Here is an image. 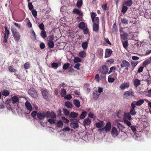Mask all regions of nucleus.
Listing matches in <instances>:
<instances>
[{"label":"nucleus","instance_id":"4d7b16f0","mask_svg":"<svg viewBox=\"0 0 151 151\" xmlns=\"http://www.w3.org/2000/svg\"><path fill=\"white\" fill-rule=\"evenodd\" d=\"M116 70V68L114 66L111 67L110 68V70L108 73V74H110L112 72H114Z\"/></svg>","mask_w":151,"mask_h":151},{"label":"nucleus","instance_id":"a878e982","mask_svg":"<svg viewBox=\"0 0 151 151\" xmlns=\"http://www.w3.org/2000/svg\"><path fill=\"white\" fill-rule=\"evenodd\" d=\"M144 102V100L140 99L136 102L135 105L137 106H140Z\"/></svg>","mask_w":151,"mask_h":151},{"label":"nucleus","instance_id":"4c0bfd02","mask_svg":"<svg viewBox=\"0 0 151 151\" xmlns=\"http://www.w3.org/2000/svg\"><path fill=\"white\" fill-rule=\"evenodd\" d=\"M2 95L5 96H8L9 94V91L6 90H4L2 92Z\"/></svg>","mask_w":151,"mask_h":151},{"label":"nucleus","instance_id":"79ce46f5","mask_svg":"<svg viewBox=\"0 0 151 151\" xmlns=\"http://www.w3.org/2000/svg\"><path fill=\"white\" fill-rule=\"evenodd\" d=\"M37 113L36 111H33L31 114V116L34 119H36V116L37 115Z\"/></svg>","mask_w":151,"mask_h":151},{"label":"nucleus","instance_id":"052dcab7","mask_svg":"<svg viewBox=\"0 0 151 151\" xmlns=\"http://www.w3.org/2000/svg\"><path fill=\"white\" fill-rule=\"evenodd\" d=\"M43 113H44V116H45V117L46 116L49 117L51 115H50L51 112H50L49 111H47V112H43Z\"/></svg>","mask_w":151,"mask_h":151},{"label":"nucleus","instance_id":"4468645a","mask_svg":"<svg viewBox=\"0 0 151 151\" xmlns=\"http://www.w3.org/2000/svg\"><path fill=\"white\" fill-rule=\"evenodd\" d=\"M91 119L88 118L86 119L83 122L84 125L86 126L89 125L91 123Z\"/></svg>","mask_w":151,"mask_h":151},{"label":"nucleus","instance_id":"c85d7f7f","mask_svg":"<svg viewBox=\"0 0 151 151\" xmlns=\"http://www.w3.org/2000/svg\"><path fill=\"white\" fill-rule=\"evenodd\" d=\"M65 106L68 108H71L73 107L72 104L70 101H66L65 103Z\"/></svg>","mask_w":151,"mask_h":151},{"label":"nucleus","instance_id":"a18cd8bd","mask_svg":"<svg viewBox=\"0 0 151 151\" xmlns=\"http://www.w3.org/2000/svg\"><path fill=\"white\" fill-rule=\"evenodd\" d=\"M63 126V123L61 120L58 121L57 123V126L58 127H61Z\"/></svg>","mask_w":151,"mask_h":151},{"label":"nucleus","instance_id":"13d9d810","mask_svg":"<svg viewBox=\"0 0 151 151\" xmlns=\"http://www.w3.org/2000/svg\"><path fill=\"white\" fill-rule=\"evenodd\" d=\"M32 13L33 16L35 17H36L37 16V12L35 9H33L32 11Z\"/></svg>","mask_w":151,"mask_h":151},{"label":"nucleus","instance_id":"680f3d73","mask_svg":"<svg viewBox=\"0 0 151 151\" xmlns=\"http://www.w3.org/2000/svg\"><path fill=\"white\" fill-rule=\"evenodd\" d=\"M94 24H99V17H96L95 18V21Z\"/></svg>","mask_w":151,"mask_h":151},{"label":"nucleus","instance_id":"c03bdc74","mask_svg":"<svg viewBox=\"0 0 151 151\" xmlns=\"http://www.w3.org/2000/svg\"><path fill=\"white\" fill-rule=\"evenodd\" d=\"M128 8L127 6H123L122 9V12L123 14H125L127 11Z\"/></svg>","mask_w":151,"mask_h":151},{"label":"nucleus","instance_id":"8fccbe9b","mask_svg":"<svg viewBox=\"0 0 151 151\" xmlns=\"http://www.w3.org/2000/svg\"><path fill=\"white\" fill-rule=\"evenodd\" d=\"M99 94H96L94 92H93V99L95 100H96L98 99L99 96Z\"/></svg>","mask_w":151,"mask_h":151},{"label":"nucleus","instance_id":"412c9836","mask_svg":"<svg viewBox=\"0 0 151 151\" xmlns=\"http://www.w3.org/2000/svg\"><path fill=\"white\" fill-rule=\"evenodd\" d=\"M99 29V25L98 24H93V30L94 31L97 32Z\"/></svg>","mask_w":151,"mask_h":151},{"label":"nucleus","instance_id":"ddd939ff","mask_svg":"<svg viewBox=\"0 0 151 151\" xmlns=\"http://www.w3.org/2000/svg\"><path fill=\"white\" fill-rule=\"evenodd\" d=\"M38 119L41 120H43L45 118L43 112H38L37 115Z\"/></svg>","mask_w":151,"mask_h":151},{"label":"nucleus","instance_id":"f704fd0d","mask_svg":"<svg viewBox=\"0 0 151 151\" xmlns=\"http://www.w3.org/2000/svg\"><path fill=\"white\" fill-rule=\"evenodd\" d=\"M121 23L124 24H127L128 23V20L125 18H121Z\"/></svg>","mask_w":151,"mask_h":151},{"label":"nucleus","instance_id":"6e6552de","mask_svg":"<svg viewBox=\"0 0 151 151\" xmlns=\"http://www.w3.org/2000/svg\"><path fill=\"white\" fill-rule=\"evenodd\" d=\"M12 104L15 106L16 105H18L19 103V99L16 96H14L11 98Z\"/></svg>","mask_w":151,"mask_h":151},{"label":"nucleus","instance_id":"5fc2aeb1","mask_svg":"<svg viewBox=\"0 0 151 151\" xmlns=\"http://www.w3.org/2000/svg\"><path fill=\"white\" fill-rule=\"evenodd\" d=\"M124 122L128 126H130L131 125V122L128 120L124 118Z\"/></svg>","mask_w":151,"mask_h":151},{"label":"nucleus","instance_id":"de8ad7c7","mask_svg":"<svg viewBox=\"0 0 151 151\" xmlns=\"http://www.w3.org/2000/svg\"><path fill=\"white\" fill-rule=\"evenodd\" d=\"M83 4V2L82 0H79L77 1L76 5L78 8L81 7Z\"/></svg>","mask_w":151,"mask_h":151},{"label":"nucleus","instance_id":"a211bd4d","mask_svg":"<svg viewBox=\"0 0 151 151\" xmlns=\"http://www.w3.org/2000/svg\"><path fill=\"white\" fill-rule=\"evenodd\" d=\"M133 84L135 87H137L140 84V81L138 79H135L133 81Z\"/></svg>","mask_w":151,"mask_h":151},{"label":"nucleus","instance_id":"1a4fd4ad","mask_svg":"<svg viewBox=\"0 0 151 151\" xmlns=\"http://www.w3.org/2000/svg\"><path fill=\"white\" fill-rule=\"evenodd\" d=\"M111 127V123L110 122L108 121L107 122L106 126L104 127V129L105 131L107 132L110 131Z\"/></svg>","mask_w":151,"mask_h":151},{"label":"nucleus","instance_id":"2f4dec72","mask_svg":"<svg viewBox=\"0 0 151 151\" xmlns=\"http://www.w3.org/2000/svg\"><path fill=\"white\" fill-rule=\"evenodd\" d=\"M88 43L87 42H83L82 44V47L84 50H85L87 48Z\"/></svg>","mask_w":151,"mask_h":151},{"label":"nucleus","instance_id":"7c9ffc66","mask_svg":"<svg viewBox=\"0 0 151 151\" xmlns=\"http://www.w3.org/2000/svg\"><path fill=\"white\" fill-rule=\"evenodd\" d=\"M130 114L129 113H124V118L125 119V118L126 117L129 120H131L132 119V118Z\"/></svg>","mask_w":151,"mask_h":151},{"label":"nucleus","instance_id":"6ab92c4d","mask_svg":"<svg viewBox=\"0 0 151 151\" xmlns=\"http://www.w3.org/2000/svg\"><path fill=\"white\" fill-rule=\"evenodd\" d=\"M70 127L73 129H76L78 128L79 125L77 122H72L70 123Z\"/></svg>","mask_w":151,"mask_h":151},{"label":"nucleus","instance_id":"9d476101","mask_svg":"<svg viewBox=\"0 0 151 151\" xmlns=\"http://www.w3.org/2000/svg\"><path fill=\"white\" fill-rule=\"evenodd\" d=\"M111 132L112 136L114 137L117 136L118 134L117 130L114 127H113Z\"/></svg>","mask_w":151,"mask_h":151},{"label":"nucleus","instance_id":"9b49d317","mask_svg":"<svg viewBox=\"0 0 151 151\" xmlns=\"http://www.w3.org/2000/svg\"><path fill=\"white\" fill-rule=\"evenodd\" d=\"M112 50L110 49H106V53L104 56L105 58H107L109 57L112 53Z\"/></svg>","mask_w":151,"mask_h":151},{"label":"nucleus","instance_id":"69168bd1","mask_svg":"<svg viewBox=\"0 0 151 151\" xmlns=\"http://www.w3.org/2000/svg\"><path fill=\"white\" fill-rule=\"evenodd\" d=\"M74 119H70V121L72 122H77L79 121L78 119L73 118Z\"/></svg>","mask_w":151,"mask_h":151},{"label":"nucleus","instance_id":"f8f14e48","mask_svg":"<svg viewBox=\"0 0 151 151\" xmlns=\"http://www.w3.org/2000/svg\"><path fill=\"white\" fill-rule=\"evenodd\" d=\"M25 104L27 109L29 110L30 112H31L32 110V107L30 103L28 101H27L25 102Z\"/></svg>","mask_w":151,"mask_h":151},{"label":"nucleus","instance_id":"0eeeda50","mask_svg":"<svg viewBox=\"0 0 151 151\" xmlns=\"http://www.w3.org/2000/svg\"><path fill=\"white\" fill-rule=\"evenodd\" d=\"M108 68L105 65H104L102 66L99 70V72L102 74H106L108 73Z\"/></svg>","mask_w":151,"mask_h":151},{"label":"nucleus","instance_id":"58836bf2","mask_svg":"<svg viewBox=\"0 0 151 151\" xmlns=\"http://www.w3.org/2000/svg\"><path fill=\"white\" fill-rule=\"evenodd\" d=\"M6 104L9 106H11L12 105V101L11 99H7L6 101Z\"/></svg>","mask_w":151,"mask_h":151},{"label":"nucleus","instance_id":"aec40b11","mask_svg":"<svg viewBox=\"0 0 151 151\" xmlns=\"http://www.w3.org/2000/svg\"><path fill=\"white\" fill-rule=\"evenodd\" d=\"M73 12L75 14L79 15V16H81L83 15L82 12L78 9H74L73 10Z\"/></svg>","mask_w":151,"mask_h":151},{"label":"nucleus","instance_id":"20e7f679","mask_svg":"<svg viewBox=\"0 0 151 151\" xmlns=\"http://www.w3.org/2000/svg\"><path fill=\"white\" fill-rule=\"evenodd\" d=\"M5 33L4 34V40L3 41V42L5 43H7L8 40V38L9 36L10 32L8 29L7 27L6 26L4 27Z\"/></svg>","mask_w":151,"mask_h":151},{"label":"nucleus","instance_id":"473e14b6","mask_svg":"<svg viewBox=\"0 0 151 151\" xmlns=\"http://www.w3.org/2000/svg\"><path fill=\"white\" fill-rule=\"evenodd\" d=\"M66 94V91L63 88L61 90L60 92V95L62 97H64Z\"/></svg>","mask_w":151,"mask_h":151},{"label":"nucleus","instance_id":"c9c22d12","mask_svg":"<svg viewBox=\"0 0 151 151\" xmlns=\"http://www.w3.org/2000/svg\"><path fill=\"white\" fill-rule=\"evenodd\" d=\"M97 53L100 57H102L103 54V49L101 48L99 49L98 50Z\"/></svg>","mask_w":151,"mask_h":151},{"label":"nucleus","instance_id":"423d86ee","mask_svg":"<svg viewBox=\"0 0 151 151\" xmlns=\"http://www.w3.org/2000/svg\"><path fill=\"white\" fill-rule=\"evenodd\" d=\"M134 96V92L132 90L125 91L124 94V97L127 99Z\"/></svg>","mask_w":151,"mask_h":151},{"label":"nucleus","instance_id":"e2e57ef3","mask_svg":"<svg viewBox=\"0 0 151 151\" xmlns=\"http://www.w3.org/2000/svg\"><path fill=\"white\" fill-rule=\"evenodd\" d=\"M62 119L63 121V122L66 123H68L69 122V120L64 116L62 117Z\"/></svg>","mask_w":151,"mask_h":151},{"label":"nucleus","instance_id":"e433bc0d","mask_svg":"<svg viewBox=\"0 0 151 151\" xmlns=\"http://www.w3.org/2000/svg\"><path fill=\"white\" fill-rule=\"evenodd\" d=\"M81 59L78 57H75L73 60V62L75 63L81 62Z\"/></svg>","mask_w":151,"mask_h":151},{"label":"nucleus","instance_id":"5701e85b","mask_svg":"<svg viewBox=\"0 0 151 151\" xmlns=\"http://www.w3.org/2000/svg\"><path fill=\"white\" fill-rule=\"evenodd\" d=\"M73 103L74 105L77 108H79L80 106V103L79 100L74 99L73 100Z\"/></svg>","mask_w":151,"mask_h":151},{"label":"nucleus","instance_id":"393cba45","mask_svg":"<svg viewBox=\"0 0 151 151\" xmlns=\"http://www.w3.org/2000/svg\"><path fill=\"white\" fill-rule=\"evenodd\" d=\"M138 63V61H131V65L132 67V70L134 69L135 67L137 65Z\"/></svg>","mask_w":151,"mask_h":151},{"label":"nucleus","instance_id":"a19ab883","mask_svg":"<svg viewBox=\"0 0 151 151\" xmlns=\"http://www.w3.org/2000/svg\"><path fill=\"white\" fill-rule=\"evenodd\" d=\"M128 36V35L127 33H123V34L121 35V37L123 40H127Z\"/></svg>","mask_w":151,"mask_h":151},{"label":"nucleus","instance_id":"4be33fe9","mask_svg":"<svg viewBox=\"0 0 151 151\" xmlns=\"http://www.w3.org/2000/svg\"><path fill=\"white\" fill-rule=\"evenodd\" d=\"M53 37L52 38V40H53ZM47 45L48 47L50 48H52L54 46V44L52 40L49 41L48 42Z\"/></svg>","mask_w":151,"mask_h":151},{"label":"nucleus","instance_id":"09e8293b","mask_svg":"<svg viewBox=\"0 0 151 151\" xmlns=\"http://www.w3.org/2000/svg\"><path fill=\"white\" fill-rule=\"evenodd\" d=\"M10 72H14L17 71V70L11 66H9L8 68Z\"/></svg>","mask_w":151,"mask_h":151},{"label":"nucleus","instance_id":"6e6d98bb","mask_svg":"<svg viewBox=\"0 0 151 151\" xmlns=\"http://www.w3.org/2000/svg\"><path fill=\"white\" fill-rule=\"evenodd\" d=\"M128 45V42L127 40L126 41L123 42V46L126 49Z\"/></svg>","mask_w":151,"mask_h":151},{"label":"nucleus","instance_id":"49530a36","mask_svg":"<svg viewBox=\"0 0 151 151\" xmlns=\"http://www.w3.org/2000/svg\"><path fill=\"white\" fill-rule=\"evenodd\" d=\"M41 35L43 38H45L47 36V34L44 30L42 31L41 33Z\"/></svg>","mask_w":151,"mask_h":151},{"label":"nucleus","instance_id":"864d4df0","mask_svg":"<svg viewBox=\"0 0 151 151\" xmlns=\"http://www.w3.org/2000/svg\"><path fill=\"white\" fill-rule=\"evenodd\" d=\"M131 115L134 116L136 114V112L135 111V109H131L130 113H129Z\"/></svg>","mask_w":151,"mask_h":151},{"label":"nucleus","instance_id":"f257e3e1","mask_svg":"<svg viewBox=\"0 0 151 151\" xmlns=\"http://www.w3.org/2000/svg\"><path fill=\"white\" fill-rule=\"evenodd\" d=\"M11 31L12 33L13 38L16 42H19L20 39V34L17 31V29L14 27H12Z\"/></svg>","mask_w":151,"mask_h":151},{"label":"nucleus","instance_id":"f03ea898","mask_svg":"<svg viewBox=\"0 0 151 151\" xmlns=\"http://www.w3.org/2000/svg\"><path fill=\"white\" fill-rule=\"evenodd\" d=\"M42 95L44 99L48 101L49 98L50 97V95L48 93V91L46 89L41 91Z\"/></svg>","mask_w":151,"mask_h":151},{"label":"nucleus","instance_id":"7ed1b4c3","mask_svg":"<svg viewBox=\"0 0 151 151\" xmlns=\"http://www.w3.org/2000/svg\"><path fill=\"white\" fill-rule=\"evenodd\" d=\"M28 93L34 98H36L38 96L37 91L33 88H30L28 91Z\"/></svg>","mask_w":151,"mask_h":151},{"label":"nucleus","instance_id":"338daca9","mask_svg":"<svg viewBox=\"0 0 151 151\" xmlns=\"http://www.w3.org/2000/svg\"><path fill=\"white\" fill-rule=\"evenodd\" d=\"M28 7L29 10H32L33 9V6L32 3H28Z\"/></svg>","mask_w":151,"mask_h":151},{"label":"nucleus","instance_id":"dca6fc26","mask_svg":"<svg viewBox=\"0 0 151 151\" xmlns=\"http://www.w3.org/2000/svg\"><path fill=\"white\" fill-rule=\"evenodd\" d=\"M104 124V122L103 121H100L96 123V126L98 128H100L103 126Z\"/></svg>","mask_w":151,"mask_h":151},{"label":"nucleus","instance_id":"72a5a7b5","mask_svg":"<svg viewBox=\"0 0 151 151\" xmlns=\"http://www.w3.org/2000/svg\"><path fill=\"white\" fill-rule=\"evenodd\" d=\"M151 63L150 60L147 59L144 61L142 64V66L144 67H145L147 65L150 64Z\"/></svg>","mask_w":151,"mask_h":151},{"label":"nucleus","instance_id":"37998d69","mask_svg":"<svg viewBox=\"0 0 151 151\" xmlns=\"http://www.w3.org/2000/svg\"><path fill=\"white\" fill-rule=\"evenodd\" d=\"M117 126L119 129L121 130L125 128L124 126L120 123H118Z\"/></svg>","mask_w":151,"mask_h":151},{"label":"nucleus","instance_id":"2eb2a0df","mask_svg":"<svg viewBox=\"0 0 151 151\" xmlns=\"http://www.w3.org/2000/svg\"><path fill=\"white\" fill-rule=\"evenodd\" d=\"M129 87L128 83H124L121 85L120 88L122 90H124L126 88H128Z\"/></svg>","mask_w":151,"mask_h":151},{"label":"nucleus","instance_id":"39448f33","mask_svg":"<svg viewBox=\"0 0 151 151\" xmlns=\"http://www.w3.org/2000/svg\"><path fill=\"white\" fill-rule=\"evenodd\" d=\"M130 64L127 61L125 60H123L122 61V63L120 64V66L122 68L124 67L125 69L128 70V68L129 67Z\"/></svg>","mask_w":151,"mask_h":151},{"label":"nucleus","instance_id":"b1692460","mask_svg":"<svg viewBox=\"0 0 151 151\" xmlns=\"http://www.w3.org/2000/svg\"><path fill=\"white\" fill-rule=\"evenodd\" d=\"M124 4L127 6H130L132 4L133 1L132 0H128L125 2Z\"/></svg>","mask_w":151,"mask_h":151},{"label":"nucleus","instance_id":"cd10ccee","mask_svg":"<svg viewBox=\"0 0 151 151\" xmlns=\"http://www.w3.org/2000/svg\"><path fill=\"white\" fill-rule=\"evenodd\" d=\"M87 114V112L86 111H83L80 116V119H84L85 117Z\"/></svg>","mask_w":151,"mask_h":151},{"label":"nucleus","instance_id":"774afa93","mask_svg":"<svg viewBox=\"0 0 151 151\" xmlns=\"http://www.w3.org/2000/svg\"><path fill=\"white\" fill-rule=\"evenodd\" d=\"M115 80V79L113 78L109 77L108 78V81L109 83L113 82Z\"/></svg>","mask_w":151,"mask_h":151},{"label":"nucleus","instance_id":"bf43d9fd","mask_svg":"<svg viewBox=\"0 0 151 151\" xmlns=\"http://www.w3.org/2000/svg\"><path fill=\"white\" fill-rule=\"evenodd\" d=\"M51 66L53 68H57L58 67V64L54 62L51 64Z\"/></svg>","mask_w":151,"mask_h":151},{"label":"nucleus","instance_id":"0e129e2a","mask_svg":"<svg viewBox=\"0 0 151 151\" xmlns=\"http://www.w3.org/2000/svg\"><path fill=\"white\" fill-rule=\"evenodd\" d=\"M39 27L40 29L42 30H44L45 26L43 23H42L39 25Z\"/></svg>","mask_w":151,"mask_h":151},{"label":"nucleus","instance_id":"603ef678","mask_svg":"<svg viewBox=\"0 0 151 151\" xmlns=\"http://www.w3.org/2000/svg\"><path fill=\"white\" fill-rule=\"evenodd\" d=\"M63 112L66 116L70 115V112L68 110L66 109H63Z\"/></svg>","mask_w":151,"mask_h":151},{"label":"nucleus","instance_id":"c756f323","mask_svg":"<svg viewBox=\"0 0 151 151\" xmlns=\"http://www.w3.org/2000/svg\"><path fill=\"white\" fill-rule=\"evenodd\" d=\"M86 55V52L84 51H81L79 53V56L82 58L85 57Z\"/></svg>","mask_w":151,"mask_h":151},{"label":"nucleus","instance_id":"3c124183","mask_svg":"<svg viewBox=\"0 0 151 151\" xmlns=\"http://www.w3.org/2000/svg\"><path fill=\"white\" fill-rule=\"evenodd\" d=\"M24 68L26 69H27L29 68V62H27L25 63L24 65Z\"/></svg>","mask_w":151,"mask_h":151},{"label":"nucleus","instance_id":"f3484780","mask_svg":"<svg viewBox=\"0 0 151 151\" xmlns=\"http://www.w3.org/2000/svg\"><path fill=\"white\" fill-rule=\"evenodd\" d=\"M78 115V113L71 112L70 114L69 117L72 118H76L77 117Z\"/></svg>","mask_w":151,"mask_h":151},{"label":"nucleus","instance_id":"ea45409f","mask_svg":"<svg viewBox=\"0 0 151 151\" xmlns=\"http://www.w3.org/2000/svg\"><path fill=\"white\" fill-rule=\"evenodd\" d=\"M70 65V64L68 63H65L63 66V69L65 70L67 69Z\"/></svg>","mask_w":151,"mask_h":151},{"label":"nucleus","instance_id":"bb28decb","mask_svg":"<svg viewBox=\"0 0 151 151\" xmlns=\"http://www.w3.org/2000/svg\"><path fill=\"white\" fill-rule=\"evenodd\" d=\"M78 26L80 29H83L85 27V23L83 22H81L79 24Z\"/></svg>","mask_w":151,"mask_h":151}]
</instances>
